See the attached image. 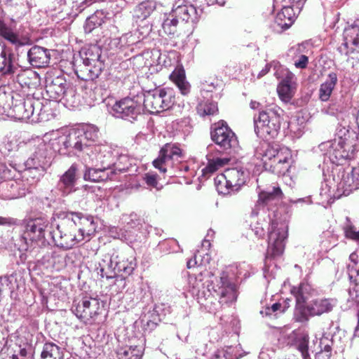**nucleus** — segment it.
Returning a JSON list of instances; mask_svg holds the SVG:
<instances>
[{"label":"nucleus","instance_id":"42","mask_svg":"<svg viewBox=\"0 0 359 359\" xmlns=\"http://www.w3.org/2000/svg\"><path fill=\"white\" fill-rule=\"evenodd\" d=\"M156 8V2L147 0L139 4L135 9V15L140 20H145L154 12Z\"/></svg>","mask_w":359,"mask_h":359},{"label":"nucleus","instance_id":"59","mask_svg":"<svg viewBox=\"0 0 359 359\" xmlns=\"http://www.w3.org/2000/svg\"><path fill=\"white\" fill-rule=\"evenodd\" d=\"M295 76L292 72L286 70L285 74H284V77L280 83L283 84H291L292 86H295Z\"/></svg>","mask_w":359,"mask_h":359},{"label":"nucleus","instance_id":"16","mask_svg":"<svg viewBox=\"0 0 359 359\" xmlns=\"http://www.w3.org/2000/svg\"><path fill=\"white\" fill-rule=\"evenodd\" d=\"M100 309V303L95 298L84 297L76 305H73L72 312L86 324H92Z\"/></svg>","mask_w":359,"mask_h":359},{"label":"nucleus","instance_id":"64","mask_svg":"<svg viewBox=\"0 0 359 359\" xmlns=\"http://www.w3.org/2000/svg\"><path fill=\"white\" fill-rule=\"evenodd\" d=\"M93 3V0H81L77 2V6L79 8V13H81L85 10L86 8L90 6Z\"/></svg>","mask_w":359,"mask_h":359},{"label":"nucleus","instance_id":"52","mask_svg":"<svg viewBox=\"0 0 359 359\" xmlns=\"http://www.w3.org/2000/svg\"><path fill=\"white\" fill-rule=\"evenodd\" d=\"M178 22V19L171 12L162 23V28L164 32L168 35L174 34L177 32Z\"/></svg>","mask_w":359,"mask_h":359},{"label":"nucleus","instance_id":"3","mask_svg":"<svg viewBox=\"0 0 359 359\" xmlns=\"http://www.w3.org/2000/svg\"><path fill=\"white\" fill-rule=\"evenodd\" d=\"M357 139V133L348 124L341 123L337 128L334 140L322 142L318 147L333 163L341 164L343 161L355 158Z\"/></svg>","mask_w":359,"mask_h":359},{"label":"nucleus","instance_id":"25","mask_svg":"<svg viewBox=\"0 0 359 359\" xmlns=\"http://www.w3.org/2000/svg\"><path fill=\"white\" fill-rule=\"evenodd\" d=\"M85 170L83 173V179L86 181L92 182H101L108 180H114V177L116 175L115 170H109L101 167L91 166L90 165H84Z\"/></svg>","mask_w":359,"mask_h":359},{"label":"nucleus","instance_id":"31","mask_svg":"<svg viewBox=\"0 0 359 359\" xmlns=\"http://www.w3.org/2000/svg\"><path fill=\"white\" fill-rule=\"evenodd\" d=\"M202 276L203 272L200 271L198 276L194 278L195 282L193 283L192 293L201 306H203L205 309H211L208 303L212 302L213 297L211 295L210 291L204 287V284L202 283Z\"/></svg>","mask_w":359,"mask_h":359},{"label":"nucleus","instance_id":"2","mask_svg":"<svg viewBox=\"0 0 359 359\" xmlns=\"http://www.w3.org/2000/svg\"><path fill=\"white\" fill-rule=\"evenodd\" d=\"M55 103L43 97L25 95L16 91L11 104L10 116L15 119L40 123L50 121L55 116L53 105Z\"/></svg>","mask_w":359,"mask_h":359},{"label":"nucleus","instance_id":"41","mask_svg":"<svg viewBox=\"0 0 359 359\" xmlns=\"http://www.w3.org/2000/svg\"><path fill=\"white\" fill-rule=\"evenodd\" d=\"M50 149L61 155L68 156V146L67 143L66 133L52 138L48 142Z\"/></svg>","mask_w":359,"mask_h":359},{"label":"nucleus","instance_id":"38","mask_svg":"<svg viewBox=\"0 0 359 359\" xmlns=\"http://www.w3.org/2000/svg\"><path fill=\"white\" fill-rule=\"evenodd\" d=\"M41 359H64L63 350L53 342L44 344L41 354Z\"/></svg>","mask_w":359,"mask_h":359},{"label":"nucleus","instance_id":"35","mask_svg":"<svg viewBox=\"0 0 359 359\" xmlns=\"http://www.w3.org/2000/svg\"><path fill=\"white\" fill-rule=\"evenodd\" d=\"M26 168L21 172V177L25 180V183L29 186L34 184L40 180L44 173V168L39 165L30 166L26 165Z\"/></svg>","mask_w":359,"mask_h":359},{"label":"nucleus","instance_id":"47","mask_svg":"<svg viewBox=\"0 0 359 359\" xmlns=\"http://www.w3.org/2000/svg\"><path fill=\"white\" fill-rule=\"evenodd\" d=\"M103 22L102 13L98 11L95 12L86 19L83 26L85 32H92L95 28L100 27Z\"/></svg>","mask_w":359,"mask_h":359},{"label":"nucleus","instance_id":"56","mask_svg":"<svg viewBox=\"0 0 359 359\" xmlns=\"http://www.w3.org/2000/svg\"><path fill=\"white\" fill-rule=\"evenodd\" d=\"M115 258H118V257H115V254H113L110 257L105 256V258L102 260V262H104L105 268L107 271H109V274H111V271L113 270L114 278L117 274L116 269H114V265L116 264Z\"/></svg>","mask_w":359,"mask_h":359},{"label":"nucleus","instance_id":"24","mask_svg":"<svg viewBox=\"0 0 359 359\" xmlns=\"http://www.w3.org/2000/svg\"><path fill=\"white\" fill-rule=\"evenodd\" d=\"M18 65L12 50L5 45H0V74L8 77Z\"/></svg>","mask_w":359,"mask_h":359},{"label":"nucleus","instance_id":"48","mask_svg":"<svg viewBox=\"0 0 359 359\" xmlns=\"http://www.w3.org/2000/svg\"><path fill=\"white\" fill-rule=\"evenodd\" d=\"M161 306L159 305H155L153 308L152 312L150 311L144 314L142 320H147V326L150 329L153 330L158 325V322L161 320L159 310Z\"/></svg>","mask_w":359,"mask_h":359},{"label":"nucleus","instance_id":"45","mask_svg":"<svg viewBox=\"0 0 359 359\" xmlns=\"http://www.w3.org/2000/svg\"><path fill=\"white\" fill-rule=\"evenodd\" d=\"M309 341L308 334H303L297 337L294 341L295 348L301 353L303 359H311L309 352Z\"/></svg>","mask_w":359,"mask_h":359},{"label":"nucleus","instance_id":"34","mask_svg":"<svg viewBox=\"0 0 359 359\" xmlns=\"http://www.w3.org/2000/svg\"><path fill=\"white\" fill-rule=\"evenodd\" d=\"M115 258L116 264L114 265V269H116L117 273H121V276L123 277L130 275L136 267L135 259L133 257L126 258L123 255H116Z\"/></svg>","mask_w":359,"mask_h":359},{"label":"nucleus","instance_id":"36","mask_svg":"<svg viewBox=\"0 0 359 359\" xmlns=\"http://www.w3.org/2000/svg\"><path fill=\"white\" fill-rule=\"evenodd\" d=\"M282 195L281 189L278 187H273L271 189L263 191L259 194L258 203L271 207L279 203Z\"/></svg>","mask_w":359,"mask_h":359},{"label":"nucleus","instance_id":"23","mask_svg":"<svg viewBox=\"0 0 359 359\" xmlns=\"http://www.w3.org/2000/svg\"><path fill=\"white\" fill-rule=\"evenodd\" d=\"M27 56L29 64L36 68L48 66L50 60V50L39 46H34L27 50Z\"/></svg>","mask_w":359,"mask_h":359},{"label":"nucleus","instance_id":"4","mask_svg":"<svg viewBox=\"0 0 359 359\" xmlns=\"http://www.w3.org/2000/svg\"><path fill=\"white\" fill-rule=\"evenodd\" d=\"M251 226L255 235L258 238H263L266 229L268 230L267 257L274 258L283 253L288 230L286 224L273 220L270 215L264 213L259 216L258 219L252 224Z\"/></svg>","mask_w":359,"mask_h":359},{"label":"nucleus","instance_id":"10","mask_svg":"<svg viewBox=\"0 0 359 359\" xmlns=\"http://www.w3.org/2000/svg\"><path fill=\"white\" fill-rule=\"evenodd\" d=\"M99 130L95 126H88L83 130H72L66 133L68 146V156L77 155L82 152L83 155L90 149L99 138Z\"/></svg>","mask_w":359,"mask_h":359},{"label":"nucleus","instance_id":"1","mask_svg":"<svg viewBox=\"0 0 359 359\" xmlns=\"http://www.w3.org/2000/svg\"><path fill=\"white\" fill-rule=\"evenodd\" d=\"M58 219L56 230L50 231V235L55 245L64 250L72 249L95 229L93 217L80 212H62Z\"/></svg>","mask_w":359,"mask_h":359},{"label":"nucleus","instance_id":"39","mask_svg":"<svg viewBox=\"0 0 359 359\" xmlns=\"http://www.w3.org/2000/svg\"><path fill=\"white\" fill-rule=\"evenodd\" d=\"M345 46L353 45V49L359 52V27L358 25H352L345 29L344 33Z\"/></svg>","mask_w":359,"mask_h":359},{"label":"nucleus","instance_id":"7","mask_svg":"<svg viewBox=\"0 0 359 359\" xmlns=\"http://www.w3.org/2000/svg\"><path fill=\"white\" fill-rule=\"evenodd\" d=\"M102 50L97 45H90L81 48L79 52L82 64L78 65L76 74L85 81L82 88L92 90L95 86L93 81L99 77L104 68L101 60Z\"/></svg>","mask_w":359,"mask_h":359},{"label":"nucleus","instance_id":"28","mask_svg":"<svg viewBox=\"0 0 359 359\" xmlns=\"http://www.w3.org/2000/svg\"><path fill=\"white\" fill-rule=\"evenodd\" d=\"M0 36L13 45L15 50L18 53H22L23 51L26 50L25 48L28 45V41L25 39H20L19 36L4 22L1 16H0Z\"/></svg>","mask_w":359,"mask_h":359},{"label":"nucleus","instance_id":"5","mask_svg":"<svg viewBox=\"0 0 359 359\" xmlns=\"http://www.w3.org/2000/svg\"><path fill=\"white\" fill-rule=\"evenodd\" d=\"M82 161L84 165H90L95 167H101L109 170H115V172H123L128 170L125 165L128 162V156L119 154L117 149H112L107 144H97L93 143L86 154L82 155Z\"/></svg>","mask_w":359,"mask_h":359},{"label":"nucleus","instance_id":"57","mask_svg":"<svg viewBox=\"0 0 359 359\" xmlns=\"http://www.w3.org/2000/svg\"><path fill=\"white\" fill-rule=\"evenodd\" d=\"M97 273L101 276V278L105 277L107 279H112L114 278L113 270L111 271V274H109V271H107L105 268L104 262H102L99 263V266L97 267Z\"/></svg>","mask_w":359,"mask_h":359},{"label":"nucleus","instance_id":"44","mask_svg":"<svg viewBox=\"0 0 359 359\" xmlns=\"http://www.w3.org/2000/svg\"><path fill=\"white\" fill-rule=\"evenodd\" d=\"M170 78L177 85L182 95H186L189 93L191 86L186 80L184 71L173 72L170 75Z\"/></svg>","mask_w":359,"mask_h":359},{"label":"nucleus","instance_id":"58","mask_svg":"<svg viewBox=\"0 0 359 359\" xmlns=\"http://www.w3.org/2000/svg\"><path fill=\"white\" fill-rule=\"evenodd\" d=\"M288 128L291 133H293L297 137H299L303 132L302 128L299 126L297 121H291L288 123Z\"/></svg>","mask_w":359,"mask_h":359},{"label":"nucleus","instance_id":"17","mask_svg":"<svg viewBox=\"0 0 359 359\" xmlns=\"http://www.w3.org/2000/svg\"><path fill=\"white\" fill-rule=\"evenodd\" d=\"M182 155L181 149L175 144H166L161 149L158 157L153 161L154 166L162 173L167 172L170 161L178 158Z\"/></svg>","mask_w":359,"mask_h":359},{"label":"nucleus","instance_id":"20","mask_svg":"<svg viewBox=\"0 0 359 359\" xmlns=\"http://www.w3.org/2000/svg\"><path fill=\"white\" fill-rule=\"evenodd\" d=\"M215 292L219 297V302L222 304L232 303L237 299L236 285L229 280L225 273L220 277Z\"/></svg>","mask_w":359,"mask_h":359},{"label":"nucleus","instance_id":"50","mask_svg":"<svg viewBox=\"0 0 359 359\" xmlns=\"http://www.w3.org/2000/svg\"><path fill=\"white\" fill-rule=\"evenodd\" d=\"M218 111L217 104L213 101L207 100L201 102L198 106V112L201 116L215 115Z\"/></svg>","mask_w":359,"mask_h":359},{"label":"nucleus","instance_id":"46","mask_svg":"<svg viewBox=\"0 0 359 359\" xmlns=\"http://www.w3.org/2000/svg\"><path fill=\"white\" fill-rule=\"evenodd\" d=\"M118 359H140L141 351L137 346L121 347L117 350Z\"/></svg>","mask_w":359,"mask_h":359},{"label":"nucleus","instance_id":"6","mask_svg":"<svg viewBox=\"0 0 359 359\" xmlns=\"http://www.w3.org/2000/svg\"><path fill=\"white\" fill-rule=\"evenodd\" d=\"M255 156L261 159L266 170L277 175H284L290 167V151L278 144L264 142L256 148Z\"/></svg>","mask_w":359,"mask_h":359},{"label":"nucleus","instance_id":"54","mask_svg":"<svg viewBox=\"0 0 359 359\" xmlns=\"http://www.w3.org/2000/svg\"><path fill=\"white\" fill-rule=\"evenodd\" d=\"M346 223L344 226V233L346 238L359 241V231H356L354 226L351 223L350 219L346 218Z\"/></svg>","mask_w":359,"mask_h":359},{"label":"nucleus","instance_id":"37","mask_svg":"<svg viewBox=\"0 0 359 359\" xmlns=\"http://www.w3.org/2000/svg\"><path fill=\"white\" fill-rule=\"evenodd\" d=\"M29 69H24L18 65L10 76L8 77L13 82L17 83L21 88L28 87L31 83L32 76L34 75Z\"/></svg>","mask_w":359,"mask_h":359},{"label":"nucleus","instance_id":"51","mask_svg":"<svg viewBox=\"0 0 359 359\" xmlns=\"http://www.w3.org/2000/svg\"><path fill=\"white\" fill-rule=\"evenodd\" d=\"M215 184L219 194L226 195L231 192H236V191H233V187L227 183V180L224 177V173L218 175L215 179Z\"/></svg>","mask_w":359,"mask_h":359},{"label":"nucleus","instance_id":"40","mask_svg":"<svg viewBox=\"0 0 359 359\" xmlns=\"http://www.w3.org/2000/svg\"><path fill=\"white\" fill-rule=\"evenodd\" d=\"M61 102L69 107H75L79 104L80 96L76 93L75 87L70 83H68L67 88H65L64 96L61 97Z\"/></svg>","mask_w":359,"mask_h":359},{"label":"nucleus","instance_id":"60","mask_svg":"<svg viewBox=\"0 0 359 359\" xmlns=\"http://www.w3.org/2000/svg\"><path fill=\"white\" fill-rule=\"evenodd\" d=\"M156 177V174L148 172L145 174L144 179L147 185L153 187H156L158 184Z\"/></svg>","mask_w":359,"mask_h":359},{"label":"nucleus","instance_id":"18","mask_svg":"<svg viewBox=\"0 0 359 359\" xmlns=\"http://www.w3.org/2000/svg\"><path fill=\"white\" fill-rule=\"evenodd\" d=\"M208 153L206 158L208 161L207 165L202 169L201 177L208 179L213 172L217 171L219 168L226 165L229 159L225 157H222L219 151H216L213 145H209L207 147Z\"/></svg>","mask_w":359,"mask_h":359},{"label":"nucleus","instance_id":"53","mask_svg":"<svg viewBox=\"0 0 359 359\" xmlns=\"http://www.w3.org/2000/svg\"><path fill=\"white\" fill-rule=\"evenodd\" d=\"M205 255L206 257L205 256H202L200 254V252L197 250V252L194 253V257L187 261V268L192 269L196 267V269H198L201 268L203 265H205L206 263H208L210 259L207 253H205Z\"/></svg>","mask_w":359,"mask_h":359},{"label":"nucleus","instance_id":"19","mask_svg":"<svg viewBox=\"0 0 359 359\" xmlns=\"http://www.w3.org/2000/svg\"><path fill=\"white\" fill-rule=\"evenodd\" d=\"M79 179V165L76 163H73L69 169L60 176L57 185L58 190L63 196H67L75 191V186Z\"/></svg>","mask_w":359,"mask_h":359},{"label":"nucleus","instance_id":"29","mask_svg":"<svg viewBox=\"0 0 359 359\" xmlns=\"http://www.w3.org/2000/svg\"><path fill=\"white\" fill-rule=\"evenodd\" d=\"M278 8L280 9V11L278 13L276 17L275 23L284 30L288 29L293 24L297 15L302 11V9L297 10L294 5Z\"/></svg>","mask_w":359,"mask_h":359},{"label":"nucleus","instance_id":"21","mask_svg":"<svg viewBox=\"0 0 359 359\" xmlns=\"http://www.w3.org/2000/svg\"><path fill=\"white\" fill-rule=\"evenodd\" d=\"M227 183L233 187V191H238L249 179V172L241 167L227 168L223 172Z\"/></svg>","mask_w":359,"mask_h":359},{"label":"nucleus","instance_id":"27","mask_svg":"<svg viewBox=\"0 0 359 359\" xmlns=\"http://www.w3.org/2000/svg\"><path fill=\"white\" fill-rule=\"evenodd\" d=\"M52 158L51 149L48 144L44 142L37 146L34 153L27 160L26 165L45 167L50 163Z\"/></svg>","mask_w":359,"mask_h":359},{"label":"nucleus","instance_id":"9","mask_svg":"<svg viewBox=\"0 0 359 359\" xmlns=\"http://www.w3.org/2000/svg\"><path fill=\"white\" fill-rule=\"evenodd\" d=\"M22 239L27 245L30 242L39 247L46 246L48 243L46 234L50 231L49 217L42 213L30 216L22 221Z\"/></svg>","mask_w":359,"mask_h":359},{"label":"nucleus","instance_id":"32","mask_svg":"<svg viewBox=\"0 0 359 359\" xmlns=\"http://www.w3.org/2000/svg\"><path fill=\"white\" fill-rule=\"evenodd\" d=\"M337 82V74L334 72H330L325 80L320 84L318 90V97L322 102L329 100Z\"/></svg>","mask_w":359,"mask_h":359},{"label":"nucleus","instance_id":"63","mask_svg":"<svg viewBox=\"0 0 359 359\" xmlns=\"http://www.w3.org/2000/svg\"><path fill=\"white\" fill-rule=\"evenodd\" d=\"M327 339H321L320 344L321 346L320 351L325 352V353L332 355V345L329 343H325Z\"/></svg>","mask_w":359,"mask_h":359},{"label":"nucleus","instance_id":"15","mask_svg":"<svg viewBox=\"0 0 359 359\" xmlns=\"http://www.w3.org/2000/svg\"><path fill=\"white\" fill-rule=\"evenodd\" d=\"M211 139L224 150L235 149L238 142L235 133L224 121H220L214 125L211 131Z\"/></svg>","mask_w":359,"mask_h":359},{"label":"nucleus","instance_id":"26","mask_svg":"<svg viewBox=\"0 0 359 359\" xmlns=\"http://www.w3.org/2000/svg\"><path fill=\"white\" fill-rule=\"evenodd\" d=\"M350 263L348 264V273L351 283L353 285L348 291L352 299L359 296V256L351 253L349 256Z\"/></svg>","mask_w":359,"mask_h":359},{"label":"nucleus","instance_id":"8","mask_svg":"<svg viewBox=\"0 0 359 359\" xmlns=\"http://www.w3.org/2000/svg\"><path fill=\"white\" fill-rule=\"evenodd\" d=\"M283 111L278 106H273L259 111L254 117L255 132L266 141L276 138L281 126V115Z\"/></svg>","mask_w":359,"mask_h":359},{"label":"nucleus","instance_id":"11","mask_svg":"<svg viewBox=\"0 0 359 359\" xmlns=\"http://www.w3.org/2000/svg\"><path fill=\"white\" fill-rule=\"evenodd\" d=\"M142 105L150 113H158L171 108L175 103L173 89L156 88L146 92L142 96Z\"/></svg>","mask_w":359,"mask_h":359},{"label":"nucleus","instance_id":"30","mask_svg":"<svg viewBox=\"0 0 359 359\" xmlns=\"http://www.w3.org/2000/svg\"><path fill=\"white\" fill-rule=\"evenodd\" d=\"M172 13L178 20L188 22H194L198 20L196 8L191 4H183V1L179 0L173 6Z\"/></svg>","mask_w":359,"mask_h":359},{"label":"nucleus","instance_id":"55","mask_svg":"<svg viewBox=\"0 0 359 359\" xmlns=\"http://www.w3.org/2000/svg\"><path fill=\"white\" fill-rule=\"evenodd\" d=\"M274 6L281 7L283 6H296V9H302L306 0H273Z\"/></svg>","mask_w":359,"mask_h":359},{"label":"nucleus","instance_id":"61","mask_svg":"<svg viewBox=\"0 0 359 359\" xmlns=\"http://www.w3.org/2000/svg\"><path fill=\"white\" fill-rule=\"evenodd\" d=\"M308 62V57L304 55H301L299 59L294 62V65L297 68L304 69L306 67Z\"/></svg>","mask_w":359,"mask_h":359},{"label":"nucleus","instance_id":"49","mask_svg":"<svg viewBox=\"0 0 359 359\" xmlns=\"http://www.w3.org/2000/svg\"><path fill=\"white\" fill-rule=\"evenodd\" d=\"M295 91V86L291 84L279 83L277 92L280 99L284 102H289L292 98Z\"/></svg>","mask_w":359,"mask_h":359},{"label":"nucleus","instance_id":"33","mask_svg":"<svg viewBox=\"0 0 359 359\" xmlns=\"http://www.w3.org/2000/svg\"><path fill=\"white\" fill-rule=\"evenodd\" d=\"M312 288L307 283H301L298 287H293L291 293L294 296L297 309L295 313H299L303 311L304 303L309 299Z\"/></svg>","mask_w":359,"mask_h":359},{"label":"nucleus","instance_id":"43","mask_svg":"<svg viewBox=\"0 0 359 359\" xmlns=\"http://www.w3.org/2000/svg\"><path fill=\"white\" fill-rule=\"evenodd\" d=\"M14 93L16 91L6 92L4 88H0V114L7 113L10 115L11 104L14 100Z\"/></svg>","mask_w":359,"mask_h":359},{"label":"nucleus","instance_id":"12","mask_svg":"<svg viewBox=\"0 0 359 359\" xmlns=\"http://www.w3.org/2000/svg\"><path fill=\"white\" fill-rule=\"evenodd\" d=\"M142 100V95H139L133 97H124L116 101L113 105L112 114L116 118L133 123L137 121L144 113Z\"/></svg>","mask_w":359,"mask_h":359},{"label":"nucleus","instance_id":"14","mask_svg":"<svg viewBox=\"0 0 359 359\" xmlns=\"http://www.w3.org/2000/svg\"><path fill=\"white\" fill-rule=\"evenodd\" d=\"M337 301L334 298H316L307 304L303 311L294 313L295 320L298 322L308 320V314L311 316H321L331 312L337 306Z\"/></svg>","mask_w":359,"mask_h":359},{"label":"nucleus","instance_id":"13","mask_svg":"<svg viewBox=\"0 0 359 359\" xmlns=\"http://www.w3.org/2000/svg\"><path fill=\"white\" fill-rule=\"evenodd\" d=\"M6 166L15 169L18 175L15 177L2 179L0 183V189L3 190V195L7 199H15L25 196L28 189V184L21 177L20 166L16 164L6 163Z\"/></svg>","mask_w":359,"mask_h":359},{"label":"nucleus","instance_id":"22","mask_svg":"<svg viewBox=\"0 0 359 359\" xmlns=\"http://www.w3.org/2000/svg\"><path fill=\"white\" fill-rule=\"evenodd\" d=\"M67 84L68 82L63 76L48 78L46 79V93L52 100L61 102V97L64 96Z\"/></svg>","mask_w":359,"mask_h":359},{"label":"nucleus","instance_id":"62","mask_svg":"<svg viewBox=\"0 0 359 359\" xmlns=\"http://www.w3.org/2000/svg\"><path fill=\"white\" fill-rule=\"evenodd\" d=\"M278 63L273 61L271 63H268L265 65V67L259 72V73L257 75V78L258 79H260L262 78V76H264V75H266L269 71H270V69L272 66L274 67V69L276 68V67L278 66Z\"/></svg>","mask_w":359,"mask_h":359}]
</instances>
